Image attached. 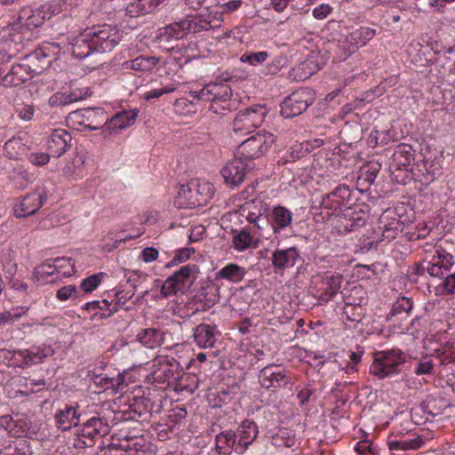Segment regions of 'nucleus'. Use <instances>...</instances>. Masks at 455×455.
I'll return each instance as SVG.
<instances>
[{
    "label": "nucleus",
    "instance_id": "nucleus-29",
    "mask_svg": "<svg viewBox=\"0 0 455 455\" xmlns=\"http://www.w3.org/2000/svg\"><path fill=\"white\" fill-rule=\"evenodd\" d=\"M180 364L173 357H165L159 363V368L156 371V379L161 382L176 381L180 376Z\"/></svg>",
    "mask_w": 455,
    "mask_h": 455
},
{
    "label": "nucleus",
    "instance_id": "nucleus-7",
    "mask_svg": "<svg viewBox=\"0 0 455 455\" xmlns=\"http://www.w3.org/2000/svg\"><path fill=\"white\" fill-rule=\"evenodd\" d=\"M88 31L98 53L113 51L123 37V32L120 29L108 24L95 25Z\"/></svg>",
    "mask_w": 455,
    "mask_h": 455
},
{
    "label": "nucleus",
    "instance_id": "nucleus-8",
    "mask_svg": "<svg viewBox=\"0 0 455 455\" xmlns=\"http://www.w3.org/2000/svg\"><path fill=\"white\" fill-rule=\"evenodd\" d=\"M197 272L198 267L195 264L182 266L164 281L161 288V293L164 297L174 295L179 291L184 293L192 283L190 278Z\"/></svg>",
    "mask_w": 455,
    "mask_h": 455
},
{
    "label": "nucleus",
    "instance_id": "nucleus-57",
    "mask_svg": "<svg viewBox=\"0 0 455 455\" xmlns=\"http://www.w3.org/2000/svg\"><path fill=\"white\" fill-rule=\"evenodd\" d=\"M102 273L94 274L83 280L81 290L84 292H92L97 289L101 282Z\"/></svg>",
    "mask_w": 455,
    "mask_h": 455
},
{
    "label": "nucleus",
    "instance_id": "nucleus-26",
    "mask_svg": "<svg viewBox=\"0 0 455 455\" xmlns=\"http://www.w3.org/2000/svg\"><path fill=\"white\" fill-rule=\"evenodd\" d=\"M139 115V109H122L116 112L110 119L106 117L104 125L110 131H122L134 124Z\"/></svg>",
    "mask_w": 455,
    "mask_h": 455
},
{
    "label": "nucleus",
    "instance_id": "nucleus-63",
    "mask_svg": "<svg viewBox=\"0 0 455 455\" xmlns=\"http://www.w3.org/2000/svg\"><path fill=\"white\" fill-rule=\"evenodd\" d=\"M331 12V7L327 4H322L313 10V16L317 20H324Z\"/></svg>",
    "mask_w": 455,
    "mask_h": 455
},
{
    "label": "nucleus",
    "instance_id": "nucleus-58",
    "mask_svg": "<svg viewBox=\"0 0 455 455\" xmlns=\"http://www.w3.org/2000/svg\"><path fill=\"white\" fill-rule=\"evenodd\" d=\"M434 371V363L433 360L427 356H425L421 359L414 369V373L418 376L425 375V374H432Z\"/></svg>",
    "mask_w": 455,
    "mask_h": 455
},
{
    "label": "nucleus",
    "instance_id": "nucleus-32",
    "mask_svg": "<svg viewBox=\"0 0 455 455\" xmlns=\"http://www.w3.org/2000/svg\"><path fill=\"white\" fill-rule=\"evenodd\" d=\"M413 308V301L407 297H399L392 305L390 312L387 315L388 321H403L407 319Z\"/></svg>",
    "mask_w": 455,
    "mask_h": 455
},
{
    "label": "nucleus",
    "instance_id": "nucleus-59",
    "mask_svg": "<svg viewBox=\"0 0 455 455\" xmlns=\"http://www.w3.org/2000/svg\"><path fill=\"white\" fill-rule=\"evenodd\" d=\"M80 293L81 291H78L75 285L69 284L59 289L56 297L60 300H67L70 298H78Z\"/></svg>",
    "mask_w": 455,
    "mask_h": 455
},
{
    "label": "nucleus",
    "instance_id": "nucleus-48",
    "mask_svg": "<svg viewBox=\"0 0 455 455\" xmlns=\"http://www.w3.org/2000/svg\"><path fill=\"white\" fill-rule=\"evenodd\" d=\"M248 76V72L245 70L234 68L231 71L226 70L223 72H220L217 79L220 84L222 83H232V84H237L241 83L243 80H245Z\"/></svg>",
    "mask_w": 455,
    "mask_h": 455
},
{
    "label": "nucleus",
    "instance_id": "nucleus-22",
    "mask_svg": "<svg viewBox=\"0 0 455 455\" xmlns=\"http://www.w3.org/2000/svg\"><path fill=\"white\" fill-rule=\"evenodd\" d=\"M72 147V136L64 129H55L47 140V149L53 157H60Z\"/></svg>",
    "mask_w": 455,
    "mask_h": 455
},
{
    "label": "nucleus",
    "instance_id": "nucleus-4",
    "mask_svg": "<svg viewBox=\"0 0 455 455\" xmlns=\"http://www.w3.org/2000/svg\"><path fill=\"white\" fill-rule=\"evenodd\" d=\"M212 196L213 186L212 184L192 180L180 187L178 192V200L180 204H184L188 208H196L206 204Z\"/></svg>",
    "mask_w": 455,
    "mask_h": 455
},
{
    "label": "nucleus",
    "instance_id": "nucleus-55",
    "mask_svg": "<svg viewBox=\"0 0 455 455\" xmlns=\"http://www.w3.org/2000/svg\"><path fill=\"white\" fill-rule=\"evenodd\" d=\"M125 276L127 277V283L132 285L133 291L135 292L140 284L146 282L148 275L140 270H128Z\"/></svg>",
    "mask_w": 455,
    "mask_h": 455
},
{
    "label": "nucleus",
    "instance_id": "nucleus-39",
    "mask_svg": "<svg viewBox=\"0 0 455 455\" xmlns=\"http://www.w3.org/2000/svg\"><path fill=\"white\" fill-rule=\"evenodd\" d=\"M321 68L322 66H320L319 62L313 60V58H310L301 62L296 68L293 69V72L296 77H299V80L303 81L310 77Z\"/></svg>",
    "mask_w": 455,
    "mask_h": 455
},
{
    "label": "nucleus",
    "instance_id": "nucleus-38",
    "mask_svg": "<svg viewBox=\"0 0 455 455\" xmlns=\"http://www.w3.org/2000/svg\"><path fill=\"white\" fill-rule=\"evenodd\" d=\"M376 31L373 28L368 27H361L352 31L347 36V40L351 44H354L356 48L363 46L373 38Z\"/></svg>",
    "mask_w": 455,
    "mask_h": 455
},
{
    "label": "nucleus",
    "instance_id": "nucleus-2",
    "mask_svg": "<svg viewBox=\"0 0 455 455\" xmlns=\"http://www.w3.org/2000/svg\"><path fill=\"white\" fill-rule=\"evenodd\" d=\"M111 427L106 417L92 416L80 423L76 429L74 446L77 449L92 447L95 443L110 433Z\"/></svg>",
    "mask_w": 455,
    "mask_h": 455
},
{
    "label": "nucleus",
    "instance_id": "nucleus-24",
    "mask_svg": "<svg viewBox=\"0 0 455 455\" xmlns=\"http://www.w3.org/2000/svg\"><path fill=\"white\" fill-rule=\"evenodd\" d=\"M223 92H217L219 87H212V90L209 87H202L200 90L190 91L188 97L186 98L191 104H195L198 101H214V102H225L229 100L231 96V87H228Z\"/></svg>",
    "mask_w": 455,
    "mask_h": 455
},
{
    "label": "nucleus",
    "instance_id": "nucleus-41",
    "mask_svg": "<svg viewBox=\"0 0 455 455\" xmlns=\"http://www.w3.org/2000/svg\"><path fill=\"white\" fill-rule=\"evenodd\" d=\"M57 274V268L52 259H47L44 263L36 267L34 271V276L38 282L50 283L53 280H48V277Z\"/></svg>",
    "mask_w": 455,
    "mask_h": 455
},
{
    "label": "nucleus",
    "instance_id": "nucleus-35",
    "mask_svg": "<svg viewBox=\"0 0 455 455\" xmlns=\"http://www.w3.org/2000/svg\"><path fill=\"white\" fill-rule=\"evenodd\" d=\"M159 62V58L155 56L140 55L132 60L124 61L123 66L126 69L148 72L151 71Z\"/></svg>",
    "mask_w": 455,
    "mask_h": 455
},
{
    "label": "nucleus",
    "instance_id": "nucleus-30",
    "mask_svg": "<svg viewBox=\"0 0 455 455\" xmlns=\"http://www.w3.org/2000/svg\"><path fill=\"white\" fill-rule=\"evenodd\" d=\"M136 340L147 348L154 349L164 342V332L160 328H146L136 334Z\"/></svg>",
    "mask_w": 455,
    "mask_h": 455
},
{
    "label": "nucleus",
    "instance_id": "nucleus-9",
    "mask_svg": "<svg viewBox=\"0 0 455 455\" xmlns=\"http://www.w3.org/2000/svg\"><path fill=\"white\" fill-rule=\"evenodd\" d=\"M267 111L262 105H255L240 110L233 122V129L235 132H251L260 126L265 119Z\"/></svg>",
    "mask_w": 455,
    "mask_h": 455
},
{
    "label": "nucleus",
    "instance_id": "nucleus-10",
    "mask_svg": "<svg viewBox=\"0 0 455 455\" xmlns=\"http://www.w3.org/2000/svg\"><path fill=\"white\" fill-rule=\"evenodd\" d=\"M161 401H153L149 396H133L130 404V411L124 412L125 420H148L154 413L161 411Z\"/></svg>",
    "mask_w": 455,
    "mask_h": 455
},
{
    "label": "nucleus",
    "instance_id": "nucleus-13",
    "mask_svg": "<svg viewBox=\"0 0 455 455\" xmlns=\"http://www.w3.org/2000/svg\"><path fill=\"white\" fill-rule=\"evenodd\" d=\"M68 120L84 126V130L96 131L104 124L106 112L101 108H87L71 112Z\"/></svg>",
    "mask_w": 455,
    "mask_h": 455
},
{
    "label": "nucleus",
    "instance_id": "nucleus-36",
    "mask_svg": "<svg viewBox=\"0 0 455 455\" xmlns=\"http://www.w3.org/2000/svg\"><path fill=\"white\" fill-rule=\"evenodd\" d=\"M160 3L161 0H137V2H129L126 4V13L131 17L140 16L151 12Z\"/></svg>",
    "mask_w": 455,
    "mask_h": 455
},
{
    "label": "nucleus",
    "instance_id": "nucleus-61",
    "mask_svg": "<svg viewBox=\"0 0 455 455\" xmlns=\"http://www.w3.org/2000/svg\"><path fill=\"white\" fill-rule=\"evenodd\" d=\"M28 160L36 166H43L49 163L50 154L44 152L30 153L28 155Z\"/></svg>",
    "mask_w": 455,
    "mask_h": 455
},
{
    "label": "nucleus",
    "instance_id": "nucleus-33",
    "mask_svg": "<svg viewBox=\"0 0 455 455\" xmlns=\"http://www.w3.org/2000/svg\"><path fill=\"white\" fill-rule=\"evenodd\" d=\"M236 445L235 435L232 430L222 431L215 436V450L218 455H229Z\"/></svg>",
    "mask_w": 455,
    "mask_h": 455
},
{
    "label": "nucleus",
    "instance_id": "nucleus-27",
    "mask_svg": "<svg viewBox=\"0 0 455 455\" xmlns=\"http://www.w3.org/2000/svg\"><path fill=\"white\" fill-rule=\"evenodd\" d=\"M69 46L68 50L71 51L73 56L78 59H84L96 52L95 45L92 44L88 29L74 37L69 43Z\"/></svg>",
    "mask_w": 455,
    "mask_h": 455
},
{
    "label": "nucleus",
    "instance_id": "nucleus-11",
    "mask_svg": "<svg viewBox=\"0 0 455 455\" xmlns=\"http://www.w3.org/2000/svg\"><path fill=\"white\" fill-rule=\"evenodd\" d=\"M59 13L60 8L57 4H44L36 9L23 8L20 12L19 20L28 28H35Z\"/></svg>",
    "mask_w": 455,
    "mask_h": 455
},
{
    "label": "nucleus",
    "instance_id": "nucleus-1",
    "mask_svg": "<svg viewBox=\"0 0 455 455\" xmlns=\"http://www.w3.org/2000/svg\"><path fill=\"white\" fill-rule=\"evenodd\" d=\"M188 33H196V25L193 24V20L189 17L162 28L158 35V40L167 51L180 54L188 61L196 56L193 52L195 44H185L183 41L180 42Z\"/></svg>",
    "mask_w": 455,
    "mask_h": 455
},
{
    "label": "nucleus",
    "instance_id": "nucleus-45",
    "mask_svg": "<svg viewBox=\"0 0 455 455\" xmlns=\"http://www.w3.org/2000/svg\"><path fill=\"white\" fill-rule=\"evenodd\" d=\"M341 293L344 305H363L365 300V291L362 286H353L350 290Z\"/></svg>",
    "mask_w": 455,
    "mask_h": 455
},
{
    "label": "nucleus",
    "instance_id": "nucleus-64",
    "mask_svg": "<svg viewBox=\"0 0 455 455\" xmlns=\"http://www.w3.org/2000/svg\"><path fill=\"white\" fill-rule=\"evenodd\" d=\"M443 287L446 294L455 295V272L444 277Z\"/></svg>",
    "mask_w": 455,
    "mask_h": 455
},
{
    "label": "nucleus",
    "instance_id": "nucleus-51",
    "mask_svg": "<svg viewBox=\"0 0 455 455\" xmlns=\"http://www.w3.org/2000/svg\"><path fill=\"white\" fill-rule=\"evenodd\" d=\"M433 260H436L444 271H449L455 263L454 256L442 247L436 248Z\"/></svg>",
    "mask_w": 455,
    "mask_h": 455
},
{
    "label": "nucleus",
    "instance_id": "nucleus-14",
    "mask_svg": "<svg viewBox=\"0 0 455 455\" xmlns=\"http://www.w3.org/2000/svg\"><path fill=\"white\" fill-rule=\"evenodd\" d=\"M259 382L260 386L266 389L285 387L290 379L287 372L281 369L280 366L275 364H267L264 366L259 372Z\"/></svg>",
    "mask_w": 455,
    "mask_h": 455
},
{
    "label": "nucleus",
    "instance_id": "nucleus-60",
    "mask_svg": "<svg viewBox=\"0 0 455 455\" xmlns=\"http://www.w3.org/2000/svg\"><path fill=\"white\" fill-rule=\"evenodd\" d=\"M195 253L194 248H182L179 250L173 259L167 264V267H172L173 265H176L180 262H183L188 260L192 254Z\"/></svg>",
    "mask_w": 455,
    "mask_h": 455
},
{
    "label": "nucleus",
    "instance_id": "nucleus-17",
    "mask_svg": "<svg viewBox=\"0 0 455 455\" xmlns=\"http://www.w3.org/2000/svg\"><path fill=\"white\" fill-rule=\"evenodd\" d=\"M196 25V33L220 28L224 20L223 11L214 3L198 16L189 17Z\"/></svg>",
    "mask_w": 455,
    "mask_h": 455
},
{
    "label": "nucleus",
    "instance_id": "nucleus-6",
    "mask_svg": "<svg viewBox=\"0 0 455 455\" xmlns=\"http://www.w3.org/2000/svg\"><path fill=\"white\" fill-rule=\"evenodd\" d=\"M315 92L311 87H299L281 103V115L284 118L299 116L313 104Z\"/></svg>",
    "mask_w": 455,
    "mask_h": 455
},
{
    "label": "nucleus",
    "instance_id": "nucleus-53",
    "mask_svg": "<svg viewBox=\"0 0 455 455\" xmlns=\"http://www.w3.org/2000/svg\"><path fill=\"white\" fill-rule=\"evenodd\" d=\"M343 314L347 320L350 322L360 323L365 315V309L363 305H344Z\"/></svg>",
    "mask_w": 455,
    "mask_h": 455
},
{
    "label": "nucleus",
    "instance_id": "nucleus-56",
    "mask_svg": "<svg viewBox=\"0 0 455 455\" xmlns=\"http://www.w3.org/2000/svg\"><path fill=\"white\" fill-rule=\"evenodd\" d=\"M12 359L13 363L21 369H27L31 366L30 362L28 361L29 356L27 349L13 350Z\"/></svg>",
    "mask_w": 455,
    "mask_h": 455
},
{
    "label": "nucleus",
    "instance_id": "nucleus-52",
    "mask_svg": "<svg viewBox=\"0 0 455 455\" xmlns=\"http://www.w3.org/2000/svg\"><path fill=\"white\" fill-rule=\"evenodd\" d=\"M116 304L114 303V299L108 301V299H102L100 307L99 308V311H96V313L93 314L92 316V320H99V319H107L113 315L116 312H117L116 309Z\"/></svg>",
    "mask_w": 455,
    "mask_h": 455
},
{
    "label": "nucleus",
    "instance_id": "nucleus-54",
    "mask_svg": "<svg viewBox=\"0 0 455 455\" xmlns=\"http://www.w3.org/2000/svg\"><path fill=\"white\" fill-rule=\"evenodd\" d=\"M268 55V52L266 51L257 52H246L242 54L240 60L244 63H249L251 66H258L266 61Z\"/></svg>",
    "mask_w": 455,
    "mask_h": 455
},
{
    "label": "nucleus",
    "instance_id": "nucleus-50",
    "mask_svg": "<svg viewBox=\"0 0 455 455\" xmlns=\"http://www.w3.org/2000/svg\"><path fill=\"white\" fill-rule=\"evenodd\" d=\"M57 268V274L63 276H71L76 273L75 263L71 258H56L52 259Z\"/></svg>",
    "mask_w": 455,
    "mask_h": 455
},
{
    "label": "nucleus",
    "instance_id": "nucleus-19",
    "mask_svg": "<svg viewBox=\"0 0 455 455\" xmlns=\"http://www.w3.org/2000/svg\"><path fill=\"white\" fill-rule=\"evenodd\" d=\"M342 215L338 228L339 231L346 233L356 231L359 228L363 227L368 218L367 212L363 210L360 205L343 210Z\"/></svg>",
    "mask_w": 455,
    "mask_h": 455
},
{
    "label": "nucleus",
    "instance_id": "nucleus-62",
    "mask_svg": "<svg viewBox=\"0 0 455 455\" xmlns=\"http://www.w3.org/2000/svg\"><path fill=\"white\" fill-rule=\"evenodd\" d=\"M215 3L223 11V14L236 11L242 4L241 0H217Z\"/></svg>",
    "mask_w": 455,
    "mask_h": 455
},
{
    "label": "nucleus",
    "instance_id": "nucleus-23",
    "mask_svg": "<svg viewBox=\"0 0 455 455\" xmlns=\"http://www.w3.org/2000/svg\"><path fill=\"white\" fill-rule=\"evenodd\" d=\"M92 93L89 87L72 89V87H62V91L55 92L49 99V103L52 107L68 105L78 100H82Z\"/></svg>",
    "mask_w": 455,
    "mask_h": 455
},
{
    "label": "nucleus",
    "instance_id": "nucleus-25",
    "mask_svg": "<svg viewBox=\"0 0 455 455\" xmlns=\"http://www.w3.org/2000/svg\"><path fill=\"white\" fill-rule=\"evenodd\" d=\"M80 417L79 406L68 404L63 409L59 410L54 416L58 428L62 431H68L71 427L77 429L80 425Z\"/></svg>",
    "mask_w": 455,
    "mask_h": 455
},
{
    "label": "nucleus",
    "instance_id": "nucleus-28",
    "mask_svg": "<svg viewBox=\"0 0 455 455\" xmlns=\"http://www.w3.org/2000/svg\"><path fill=\"white\" fill-rule=\"evenodd\" d=\"M220 335L216 325L201 323L194 329V339L196 345L203 348L213 347Z\"/></svg>",
    "mask_w": 455,
    "mask_h": 455
},
{
    "label": "nucleus",
    "instance_id": "nucleus-46",
    "mask_svg": "<svg viewBox=\"0 0 455 455\" xmlns=\"http://www.w3.org/2000/svg\"><path fill=\"white\" fill-rule=\"evenodd\" d=\"M352 191L348 186L345 184L339 185L332 192H331V198H336L340 203L344 210H347L351 207Z\"/></svg>",
    "mask_w": 455,
    "mask_h": 455
},
{
    "label": "nucleus",
    "instance_id": "nucleus-44",
    "mask_svg": "<svg viewBox=\"0 0 455 455\" xmlns=\"http://www.w3.org/2000/svg\"><path fill=\"white\" fill-rule=\"evenodd\" d=\"M381 169V165L378 162H371L362 167L361 174L358 177V183L367 182L369 185L372 184L377 178L378 173Z\"/></svg>",
    "mask_w": 455,
    "mask_h": 455
},
{
    "label": "nucleus",
    "instance_id": "nucleus-42",
    "mask_svg": "<svg viewBox=\"0 0 455 455\" xmlns=\"http://www.w3.org/2000/svg\"><path fill=\"white\" fill-rule=\"evenodd\" d=\"M259 206H261V209H263V212L259 219L256 221V224H253V228L258 230L259 235L266 236L267 238V235H269L270 232H272L270 214L267 204H263L262 202H259Z\"/></svg>",
    "mask_w": 455,
    "mask_h": 455
},
{
    "label": "nucleus",
    "instance_id": "nucleus-18",
    "mask_svg": "<svg viewBox=\"0 0 455 455\" xmlns=\"http://www.w3.org/2000/svg\"><path fill=\"white\" fill-rule=\"evenodd\" d=\"M414 153L415 151L411 145L403 143L397 145L393 149V153L390 157V172L394 173L395 171H411V162L414 160Z\"/></svg>",
    "mask_w": 455,
    "mask_h": 455
},
{
    "label": "nucleus",
    "instance_id": "nucleus-20",
    "mask_svg": "<svg viewBox=\"0 0 455 455\" xmlns=\"http://www.w3.org/2000/svg\"><path fill=\"white\" fill-rule=\"evenodd\" d=\"M235 432L237 445L235 448L236 453H243L256 439L259 430L258 426L252 420L244 419Z\"/></svg>",
    "mask_w": 455,
    "mask_h": 455
},
{
    "label": "nucleus",
    "instance_id": "nucleus-3",
    "mask_svg": "<svg viewBox=\"0 0 455 455\" xmlns=\"http://www.w3.org/2000/svg\"><path fill=\"white\" fill-rule=\"evenodd\" d=\"M406 361V355L401 349H388L374 354L370 373L379 379L393 378L401 373L400 366Z\"/></svg>",
    "mask_w": 455,
    "mask_h": 455
},
{
    "label": "nucleus",
    "instance_id": "nucleus-5",
    "mask_svg": "<svg viewBox=\"0 0 455 455\" xmlns=\"http://www.w3.org/2000/svg\"><path fill=\"white\" fill-rule=\"evenodd\" d=\"M274 142L275 136L272 133L259 131L238 146L236 155L251 164L267 152Z\"/></svg>",
    "mask_w": 455,
    "mask_h": 455
},
{
    "label": "nucleus",
    "instance_id": "nucleus-49",
    "mask_svg": "<svg viewBox=\"0 0 455 455\" xmlns=\"http://www.w3.org/2000/svg\"><path fill=\"white\" fill-rule=\"evenodd\" d=\"M232 242L237 251H243L251 246L252 236L246 228H243L234 234Z\"/></svg>",
    "mask_w": 455,
    "mask_h": 455
},
{
    "label": "nucleus",
    "instance_id": "nucleus-15",
    "mask_svg": "<svg viewBox=\"0 0 455 455\" xmlns=\"http://www.w3.org/2000/svg\"><path fill=\"white\" fill-rule=\"evenodd\" d=\"M271 262L275 274H283L284 270L294 267L303 262L299 250L291 246L286 249H276L271 256Z\"/></svg>",
    "mask_w": 455,
    "mask_h": 455
},
{
    "label": "nucleus",
    "instance_id": "nucleus-43",
    "mask_svg": "<svg viewBox=\"0 0 455 455\" xmlns=\"http://www.w3.org/2000/svg\"><path fill=\"white\" fill-rule=\"evenodd\" d=\"M424 442L420 437L405 440H395L388 443L389 450L395 451H409L417 450L423 445Z\"/></svg>",
    "mask_w": 455,
    "mask_h": 455
},
{
    "label": "nucleus",
    "instance_id": "nucleus-40",
    "mask_svg": "<svg viewBox=\"0 0 455 455\" xmlns=\"http://www.w3.org/2000/svg\"><path fill=\"white\" fill-rule=\"evenodd\" d=\"M4 149L5 152V156L9 159H15L19 155H21L25 150V143L23 142V139L21 136H13L9 139L4 146Z\"/></svg>",
    "mask_w": 455,
    "mask_h": 455
},
{
    "label": "nucleus",
    "instance_id": "nucleus-34",
    "mask_svg": "<svg viewBox=\"0 0 455 455\" xmlns=\"http://www.w3.org/2000/svg\"><path fill=\"white\" fill-rule=\"evenodd\" d=\"M246 273L244 267L235 263H229L215 274V280L225 279L232 283H239L243 279Z\"/></svg>",
    "mask_w": 455,
    "mask_h": 455
},
{
    "label": "nucleus",
    "instance_id": "nucleus-21",
    "mask_svg": "<svg viewBox=\"0 0 455 455\" xmlns=\"http://www.w3.org/2000/svg\"><path fill=\"white\" fill-rule=\"evenodd\" d=\"M342 275L339 273H325L322 276V287L317 291V299L320 304L331 300L339 291Z\"/></svg>",
    "mask_w": 455,
    "mask_h": 455
},
{
    "label": "nucleus",
    "instance_id": "nucleus-47",
    "mask_svg": "<svg viewBox=\"0 0 455 455\" xmlns=\"http://www.w3.org/2000/svg\"><path fill=\"white\" fill-rule=\"evenodd\" d=\"M336 198H331V193L325 195L321 202V208L322 212L321 214H325V216H331V215H339V212H343V207L341 206L340 203L337 201Z\"/></svg>",
    "mask_w": 455,
    "mask_h": 455
},
{
    "label": "nucleus",
    "instance_id": "nucleus-31",
    "mask_svg": "<svg viewBox=\"0 0 455 455\" xmlns=\"http://www.w3.org/2000/svg\"><path fill=\"white\" fill-rule=\"evenodd\" d=\"M270 221L272 223V232L280 233L281 230L289 227L292 220L291 212L281 205L275 206L270 212Z\"/></svg>",
    "mask_w": 455,
    "mask_h": 455
},
{
    "label": "nucleus",
    "instance_id": "nucleus-12",
    "mask_svg": "<svg viewBox=\"0 0 455 455\" xmlns=\"http://www.w3.org/2000/svg\"><path fill=\"white\" fill-rule=\"evenodd\" d=\"M48 195L44 187H39L31 193L20 198L14 205V214L17 218H26L35 214L46 202Z\"/></svg>",
    "mask_w": 455,
    "mask_h": 455
},
{
    "label": "nucleus",
    "instance_id": "nucleus-37",
    "mask_svg": "<svg viewBox=\"0 0 455 455\" xmlns=\"http://www.w3.org/2000/svg\"><path fill=\"white\" fill-rule=\"evenodd\" d=\"M28 353L30 365L43 363L47 357L52 356L55 350L52 346L42 344L39 346H32L27 349Z\"/></svg>",
    "mask_w": 455,
    "mask_h": 455
},
{
    "label": "nucleus",
    "instance_id": "nucleus-16",
    "mask_svg": "<svg viewBox=\"0 0 455 455\" xmlns=\"http://www.w3.org/2000/svg\"><path fill=\"white\" fill-rule=\"evenodd\" d=\"M253 168L254 163H247L235 155V158L222 168L221 174L228 185L239 186L244 180L247 172Z\"/></svg>",
    "mask_w": 455,
    "mask_h": 455
}]
</instances>
